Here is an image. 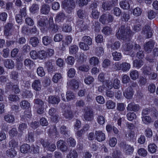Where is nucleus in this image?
Returning a JSON list of instances; mask_svg holds the SVG:
<instances>
[{"instance_id": "1", "label": "nucleus", "mask_w": 158, "mask_h": 158, "mask_svg": "<svg viewBox=\"0 0 158 158\" xmlns=\"http://www.w3.org/2000/svg\"><path fill=\"white\" fill-rule=\"evenodd\" d=\"M134 33L129 27L123 25L119 28L116 35L118 38L124 40H129L130 38L133 35Z\"/></svg>"}, {"instance_id": "2", "label": "nucleus", "mask_w": 158, "mask_h": 158, "mask_svg": "<svg viewBox=\"0 0 158 158\" xmlns=\"http://www.w3.org/2000/svg\"><path fill=\"white\" fill-rule=\"evenodd\" d=\"M36 98L33 101L34 104L37 105V113L39 114H43L44 112V103L45 102L42 99L38 98L36 96Z\"/></svg>"}, {"instance_id": "3", "label": "nucleus", "mask_w": 158, "mask_h": 158, "mask_svg": "<svg viewBox=\"0 0 158 158\" xmlns=\"http://www.w3.org/2000/svg\"><path fill=\"white\" fill-rule=\"evenodd\" d=\"M62 5L63 8L69 13L75 8V4L74 0H64L62 2Z\"/></svg>"}, {"instance_id": "4", "label": "nucleus", "mask_w": 158, "mask_h": 158, "mask_svg": "<svg viewBox=\"0 0 158 158\" xmlns=\"http://www.w3.org/2000/svg\"><path fill=\"white\" fill-rule=\"evenodd\" d=\"M36 18L37 23L40 27H46L49 23V20L48 18L45 16L38 15L36 17Z\"/></svg>"}, {"instance_id": "5", "label": "nucleus", "mask_w": 158, "mask_h": 158, "mask_svg": "<svg viewBox=\"0 0 158 158\" xmlns=\"http://www.w3.org/2000/svg\"><path fill=\"white\" fill-rule=\"evenodd\" d=\"M115 66L119 70H122L123 72L128 71L131 68L130 64L127 62H123L119 64L118 63L115 64Z\"/></svg>"}, {"instance_id": "6", "label": "nucleus", "mask_w": 158, "mask_h": 158, "mask_svg": "<svg viewBox=\"0 0 158 158\" xmlns=\"http://www.w3.org/2000/svg\"><path fill=\"white\" fill-rule=\"evenodd\" d=\"M150 113L151 116L154 118L158 117V113L154 110H151L150 109L146 108L142 110V116H145Z\"/></svg>"}, {"instance_id": "7", "label": "nucleus", "mask_w": 158, "mask_h": 158, "mask_svg": "<svg viewBox=\"0 0 158 158\" xmlns=\"http://www.w3.org/2000/svg\"><path fill=\"white\" fill-rule=\"evenodd\" d=\"M155 42L152 40H150L146 43L144 45L145 51L148 52H150L154 47Z\"/></svg>"}, {"instance_id": "8", "label": "nucleus", "mask_w": 158, "mask_h": 158, "mask_svg": "<svg viewBox=\"0 0 158 158\" xmlns=\"http://www.w3.org/2000/svg\"><path fill=\"white\" fill-rule=\"evenodd\" d=\"M94 114L91 110H89L86 111L84 115V118L88 121L91 122L94 119Z\"/></svg>"}, {"instance_id": "9", "label": "nucleus", "mask_w": 158, "mask_h": 158, "mask_svg": "<svg viewBox=\"0 0 158 158\" xmlns=\"http://www.w3.org/2000/svg\"><path fill=\"white\" fill-rule=\"evenodd\" d=\"M142 33L145 35V37L149 38L152 36V33L151 31L150 26L145 25L143 28Z\"/></svg>"}, {"instance_id": "10", "label": "nucleus", "mask_w": 158, "mask_h": 158, "mask_svg": "<svg viewBox=\"0 0 158 158\" xmlns=\"http://www.w3.org/2000/svg\"><path fill=\"white\" fill-rule=\"evenodd\" d=\"M96 139L99 142L104 141L106 139L105 133L101 131H96L95 133Z\"/></svg>"}, {"instance_id": "11", "label": "nucleus", "mask_w": 158, "mask_h": 158, "mask_svg": "<svg viewBox=\"0 0 158 158\" xmlns=\"http://www.w3.org/2000/svg\"><path fill=\"white\" fill-rule=\"evenodd\" d=\"M140 109V106L138 104H136L134 102L129 103L127 107V110L129 111L136 112Z\"/></svg>"}, {"instance_id": "12", "label": "nucleus", "mask_w": 158, "mask_h": 158, "mask_svg": "<svg viewBox=\"0 0 158 158\" xmlns=\"http://www.w3.org/2000/svg\"><path fill=\"white\" fill-rule=\"evenodd\" d=\"M49 28L52 30L53 32H57L59 29V27L57 25L53 23V17H50L49 20Z\"/></svg>"}, {"instance_id": "13", "label": "nucleus", "mask_w": 158, "mask_h": 158, "mask_svg": "<svg viewBox=\"0 0 158 158\" xmlns=\"http://www.w3.org/2000/svg\"><path fill=\"white\" fill-rule=\"evenodd\" d=\"M132 2V0H123L119 3L120 7L124 10L128 9L130 7V4Z\"/></svg>"}, {"instance_id": "14", "label": "nucleus", "mask_w": 158, "mask_h": 158, "mask_svg": "<svg viewBox=\"0 0 158 158\" xmlns=\"http://www.w3.org/2000/svg\"><path fill=\"white\" fill-rule=\"evenodd\" d=\"M124 96L128 99L132 98L133 94V91L131 87H128L125 90L123 93Z\"/></svg>"}, {"instance_id": "15", "label": "nucleus", "mask_w": 158, "mask_h": 158, "mask_svg": "<svg viewBox=\"0 0 158 158\" xmlns=\"http://www.w3.org/2000/svg\"><path fill=\"white\" fill-rule=\"evenodd\" d=\"M65 17L66 15L64 12L63 11H60L56 15L55 18V21L58 23L61 22L65 19Z\"/></svg>"}, {"instance_id": "16", "label": "nucleus", "mask_w": 158, "mask_h": 158, "mask_svg": "<svg viewBox=\"0 0 158 158\" xmlns=\"http://www.w3.org/2000/svg\"><path fill=\"white\" fill-rule=\"evenodd\" d=\"M63 115L66 118L69 119H72L73 117V115L72 111L71 110L70 107H68L65 110Z\"/></svg>"}, {"instance_id": "17", "label": "nucleus", "mask_w": 158, "mask_h": 158, "mask_svg": "<svg viewBox=\"0 0 158 158\" xmlns=\"http://www.w3.org/2000/svg\"><path fill=\"white\" fill-rule=\"evenodd\" d=\"M3 63L5 67L8 69H12L14 67V63L11 59H6L4 60Z\"/></svg>"}, {"instance_id": "18", "label": "nucleus", "mask_w": 158, "mask_h": 158, "mask_svg": "<svg viewBox=\"0 0 158 158\" xmlns=\"http://www.w3.org/2000/svg\"><path fill=\"white\" fill-rule=\"evenodd\" d=\"M32 87L36 91H40L41 89L40 81L39 80H35L32 84Z\"/></svg>"}, {"instance_id": "19", "label": "nucleus", "mask_w": 158, "mask_h": 158, "mask_svg": "<svg viewBox=\"0 0 158 158\" xmlns=\"http://www.w3.org/2000/svg\"><path fill=\"white\" fill-rule=\"evenodd\" d=\"M57 147L63 152L66 151L68 149L65 142L63 140L58 141L57 142Z\"/></svg>"}, {"instance_id": "20", "label": "nucleus", "mask_w": 158, "mask_h": 158, "mask_svg": "<svg viewBox=\"0 0 158 158\" xmlns=\"http://www.w3.org/2000/svg\"><path fill=\"white\" fill-rule=\"evenodd\" d=\"M50 8L49 5L46 4H44L41 7L40 10V13L42 14L47 15L50 11Z\"/></svg>"}, {"instance_id": "21", "label": "nucleus", "mask_w": 158, "mask_h": 158, "mask_svg": "<svg viewBox=\"0 0 158 158\" xmlns=\"http://www.w3.org/2000/svg\"><path fill=\"white\" fill-rule=\"evenodd\" d=\"M141 70L144 75H148L153 71V68L150 66H144Z\"/></svg>"}, {"instance_id": "22", "label": "nucleus", "mask_w": 158, "mask_h": 158, "mask_svg": "<svg viewBox=\"0 0 158 158\" xmlns=\"http://www.w3.org/2000/svg\"><path fill=\"white\" fill-rule=\"evenodd\" d=\"M13 27V24L11 23H7L5 26L4 35L6 36H8L11 35L10 30Z\"/></svg>"}, {"instance_id": "23", "label": "nucleus", "mask_w": 158, "mask_h": 158, "mask_svg": "<svg viewBox=\"0 0 158 158\" xmlns=\"http://www.w3.org/2000/svg\"><path fill=\"white\" fill-rule=\"evenodd\" d=\"M60 98L55 96H50L48 98V102L52 104H57L60 101Z\"/></svg>"}, {"instance_id": "24", "label": "nucleus", "mask_w": 158, "mask_h": 158, "mask_svg": "<svg viewBox=\"0 0 158 158\" xmlns=\"http://www.w3.org/2000/svg\"><path fill=\"white\" fill-rule=\"evenodd\" d=\"M133 64L134 67L139 69L143 65L144 61L141 59H136L133 61Z\"/></svg>"}, {"instance_id": "25", "label": "nucleus", "mask_w": 158, "mask_h": 158, "mask_svg": "<svg viewBox=\"0 0 158 158\" xmlns=\"http://www.w3.org/2000/svg\"><path fill=\"white\" fill-rule=\"evenodd\" d=\"M45 67L47 69L49 72L53 71L54 63L50 61H48L45 62Z\"/></svg>"}, {"instance_id": "26", "label": "nucleus", "mask_w": 158, "mask_h": 158, "mask_svg": "<svg viewBox=\"0 0 158 158\" xmlns=\"http://www.w3.org/2000/svg\"><path fill=\"white\" fill-rule=\"evenodd\" d=\"M98 58L96 56H93L89 59V63L91 65L96 66L99 63Z\"/></svg>"}, {"instance_id": "27", "label": "nucleus", "mask_w": 158, "mask_h": 158, "mask_svg": "<svg viewBox=\"0 0 158 158\" xmlns=\"http://www.w3.org/2000/svg\"><path fill=\"white\" fill-rule=\"evenodd\" d=\"M30 149V145L27 144H24L22 145L20 148L21 152L23 153L28 152Z\"/></svg>"}, {"instance_id": "28", "label": "nucleus", "mask_w": 158, "mask_h": 158, "mask_svg": "<svg viewBox=\"0 0 158 158\" xmlns=\"http://www.w3.org/2000/svg\"><path fill=\"white\" fill-rule=\"evenodd\" d=\"M112 7L111 3L110 2L105 1L102 3V8L104 10H110Z\"/></svg>"}, {"instance_id": "29", "label": "nucleus", "mask_w": 158, "mask_h": 158, "mask_svg": "<svg viewBox=\"0 0 158 158\" xmlns=\"http://www.w3.org/2000/svg\"><path fill=\"white\" fill-rule=\"evenodd\" d=\"M42 43L45 46H48L52 43V39L48 36H44L42 39Z\"/></svg>"}, {"instance_id": "30", "label": "nucleus", "mask_w": 158, "mask_h": 158, "mask_svg": "<svg viewBox=\"0 0 158 158\" xmlns=\"http://www.w3.org/2000/svg\"><path fill=\"white\" fill-rule=\"evenodd\" d=\"M39 43V40L36 37H31L30 39V43L33 47H36L38 46Z\"/></svg>"}, {"instance_id": "31", "label": "nucleus", "mask_w": 158, "mask_h": 158, "mask_svg": "<svg viewBox=\"0 0 158 158\" xmlns=\"http://www.w3.org/2000/svg\"><path fill=\"white\" fill-rule=\"evenodd\" d=\"M130 76L132 80H135L139 77V72L136 70L131 71L130 74Z\"/></svg>"}, {"instance_id": "32", "label": "nucleus", "mask_w": 158, "mask_h": 158, "mask_svg": "<svg viewBox=\"0 0 158 158\" xmlns=\"http://www.w3.org/2000/svg\"><path fill=\"white\" fill-rule=\"evenodd\" d=\"M17 153V152L14 148H11L7 150L6 151V155L8 157L13 158L15 156Z\"/></svg>"}, {"instance_id": "33", "label": "nucleus", "mask_w": 158, "mask_h": 158, "mask_svg": "<svg viewBox=\"0 0 158 158\" xmlns=\"http://www.w3.org/2000/svg\"><path fill=\"white\" fill-rule=\"evenodd\" d=\"M81 40L82 42L85 43V44H87V45L90 46L92 44V39L89 36H85L82 38Z\"/></svg>"}, {"instance_id": "34", "label": "nucleus", "mask_w": 158, "mask_h": 158, "mask_svg": "<svg viewBox=\"0 0 158 158\" xmlns=\"http://www.w3.org/2000/svg\"><path fill=\"white\" fill-rule=\"evenodd\" d=\"M22 95L24 98H29L32 97V94L31 91L25 89L22 92Z\"/></svg>"}, {"instance_id": "35", "label": "nucleus", "mask_w": 158, "mask_h": 158, "mask_svg": "<svg viewBox=\"0 0 158 158\" xmlns=\"http://www.w3.org/2000/svg\"><path fill=\"white\" fill-rule=\"evenodd\" d=\"M157 149V146L154 143H151L148 146V151L152 153L156 152Z\"/></svg>"}, {"instance_id": "36", "label": "nucleus", "mask_w": 158, "mask_h": 158, "mask_svg": "<svg viewBox=\"0 0 158 158\" xmlns=\"http://www.w3.org/2000/svg\"><path fill=\"white\" fill-rule=\"evenodd\" d=\"M47 56V53L44 50H41L38 53V58L41 60H44L46 58Z\"/></svg>"}, {"instance_id": "37", "label": "nucleus", "mask_w": 158, "mask_h": 158, "mask_svg": "<svg viewBox=\"0 0 158 158\" xmlns=\"http://www.w3.org/2000/svg\"><path fill=\"white\" fill-rule=\"evenodd\" d=\"M94 52L96 55L99 56L103 55L104 52V49L102 47H98L95 48Z\"/></svg>"}, {"instance_id": "38", "label": "nucleus", "mask_w": 158, "mask_h": 158, "mask_svg": "<svg viewBox=\"0 0 158 158\" xmlns=\"http://www.w3.org/2000/svg\"><path fill=\"white\" fill-rule=\"evenodd\" d=\"M4 119L6 122L9 123H13L15 120L14 116L10 114L5 115L4 116Z\"/></svg>"}, {"instance_id": "39", "label": "nucleus", "mask_w": 158, "mask_h": 158, "mask_svg": "<svg viewBox=\"0 0 158 158\" xmlns=\"http://www.w3.org/2000/svg\"><path fill=\"white\" fill-rule=\"evenodd\" d=\"M75 98L74 93L70 91H67L66 93V99L67 101H69Z\"/></svg>"}, {"instance_id": "40", "label": "nucleus", "mask_w": 158, "mask_h": 158, "mask_svg": "<svg viewBox=\"0 0 158 158\" xmlns=\"http://www.w3.org/2000/svg\"><path fill=\"white\" fill-rule=\"evenodd\" d=\"M77 26L80 29L81 31L85 30L87 27L85 24H84V22L82 20H80L77 22Z\"/></svg>"}, {"instance_id": "41", "label": "nucleus", "mask_w": 158, "mask_h": 158, "mask_svg": "<svg viewBox=\"0 0 158 158\" xmlns=\"http://www.w3.org/2000/svg\"><path fill=\"white\" fill-rule=\"evenodd\" d=\"M133 48V46L131 43H128L125 44L123 46V50L125 52H129Z\"/></svg>"}, {"instance_id": "42", "label": "nucleus", "mask_w": 158, "mask_h": 158, "mask_svg": "<svg viewBox=\"0 0 158 158\" xmlns=\"http://www.w3.org/2000/svg\"><path fill=\"white\" fill-rule=\"evenodd\" d=\"M78 50V47L75 45H72L69 48V53L70 54H75Z\"/></svg>"}, {"instance_id": "43", "label": "nucleus", "mask_w": 158, "mask_h": 158, "mask_svg": "<svg viewBox=\"0 0 158 158\" xmlns=\"http://www.w3.org/2000/svg\"><path fill=\"white\" fill-rule=\"evenodd\" d=\"M113 158H124L121 152L119 151L115 150L113 151L112 154Z\"/></svg>"}, {"instance_id": "44", "label": "nucleus", "mask_w": 158, "mask_h": 158, "mask_svg": "<svg viewBox=\"0 0 158 158\" xmlns=\"http://www.w3.org/2000/svg\"><path fill=\"white\" fill-rule=\"evenodd\" d=\"M24 64L25 66L30 69L34 65L33 62L29 59H25L24 61Z\"/></svg>"}, {"instance_id": "45", "label": "nucleus", "mask_w": 158, "mask_h": 158, "mask_svg": "<svg viewBox=\"0 0 158 158\" xmlns=\"http://www.w3.org/2000/svg\"><path fill=\"white\" fill-rule=\"evenodd\" d=\"M20 104L21 107L23 109H28L30 106V103L27 101L25 100L22 101Z\"/></svg>"}, {"instance_id": "46", "label": "nucleus", "mask_w": 158, "mask_h": 158, "mask_svg": "<svg viewBox=\"0 0 158 158\" xmlns=\"http://www.w3.org/2000/svg\"><path fill=\"white\" fill-rule=\"evenodd\" d=\"M78 156L77 152L73 150H71L67 156V158H77Z\"/></svg>"}, {"instance_id": "47", "label": "nucleus", "mask_w": 158, "mask_h": 158, "mask_svg": "<svg viewBox=\"0 0 158 158\" xmlns=\"http://www.w3.org/2000/svg\"><path fill=\"white\" fill-rule=\"evenodd\" d=\"M86 59V56L83 53H81L79 56H77V61L80 63H82Z\"/></svg>"}, {"instance_id": "48", "label": "nucleus", "mask_w": 158, "mask_h": 158, "mask_svg": "<svg viewBox=\"0 0 158 158\" xmlns=\"http://www.w3.org/2000/svg\"><path fill=\"white\" fill-rule=\"evenodd\" d=\"M142 118V121L146 124H148L151 122V118L149 116H143Z\"/></svg>"}, {"instance_id": "49", "label": "nucleus", "mask_w": 158, "mask_h": 158, "mask_svg": "<svg viewBox=\"0 0 158 158\" xmlns=\"http://www.w3.org/2000/svg\"><path fill=\"white\" fill-rule=\"evenodd\" d=\"M92 28L94 29L96 32H98L100 29V23L98 22H95L93 23Z\"/></svg>"}, {"instance_id": "50", "label": "nucleus", "mask_w": 158, "mask_h": 158, "mask_svg": "<svg viewBox=\"0 0 158 158\" xmlns=\"http://www.w3.org/2000/svg\"><path fill=\"white\" fill-rule=\"evenodd\" d=\"M68 84L70 85L73 86L74 89H77L79 87L78 82L75 80H73L68 83Z\"/></svg>"}, {"instance_id": "51", "label": "nucleus", "mask_w": 158, "mask_h": 158, "mask_svg": "<svg viewBox=\"0 0 158 158\" xmlns=\"http://www.w3.org/2000/svg\"><path fill=\"white\" fill-rule=\"evenodd\" d=\"M112 56H113L114 60L116 61L120 60L122 57L121 53L119 52H113Z\"/></svg>"}, {"instance_id": "52", "label": "nucleus", "mask_w": 158, "mask_h": 158, "mask_svg": "<svg viewBox=\"0 0 158 158\" xmlns=\"http://www.w3.org/2000/svg\"><path fill=\"white\" fill-rule=\"evenodd\" d=\"M19 74L17 72L12 71L10 73V77L11 79L15 80H18Z\"/></svg>"}, {"instance_id": "53", "label": "nucleus", "mask_w": 158, "mask_h": 158, "mask_svg": "<svg viewBox=\"0 0 158 158\" xmlns=\"http://www.w3.org/2000/svg\"><path fill=\"white\" fill-rule=\"evenodd\" d=\"M27 124L25 123H22L19 124L18 127V131L20 132H23L27 128Z\"/></svg>"}, {"instance_id": "54", "label": "nucleus", "mask_w": 158, "mask_h": 158, "mask_svg": "<svg viewBox=\"0 0 158 158\" xmlns=\"http://www.w3.org/2000/svg\"><path fill=\"white\" fill-rule=\"evenodd\" d=\"M106 107L108 109H112L115 106V103L112 100L107 101L106 103Z\"/></svg>"}, {"instance_id": "55", "label": "nucleus", "mask_w": 158, "mask_h": 158, "mask_svg": "<svg viewBox=\"0 0 158 158\" xmlns=\"http://www.w3.org/2000/svg\"><path fill=\"white\" fill-rule=\"evenodd\" d=\"M120 87V81L118 79L116 78L114 80L113 83V87L115 89H118Z\"/></svg>"}, {"instance_id": "56", "label": "nucleus", "mask_w": 158, "mask_h": 158, "mask_svg": "<svg viewBox=\"0 0 158 158\" xmlns=\"http://www.w3.org/2000/svg\"><path fill=\"white\" fill-rule=\"evenodd\" d=\"M113 13L117 17H119L121 13V10L118 7H114L112 10Z\"/></svg>"}, {"instance_id": "57", "label": "nucleus", "mask_w": 158, "mask_h": 158, "mask_svg": "<svg viewBox=\"0 0 158 158\" xmlns=\"http://www.w3.org/2000/svg\"><path fill=\"white\" fill-rule=\"evenodd\" d=\"M37 73L38 75L41 77L44 76L45 75V72L42 67H39L37 69Z\"/></svg>"}, {"instance_id": "58", "label": "nucleus", "mask_w": 158, "mask_h": 158, "mask_svg": "<svg viewBox=\"0 0 158 158\" xmlns=\"http://www.w3.org/2000/svg\"><path fill=\"white\" fill-rule=\"evenodd\" d=\"M79 45L80 48L84 50H87L89 49V45L85 43L81 42L79 43Z\"/></svg>"}, {"instance_id": "59", "label": "nucleus", "mask_w": 158, "mask_h": 158, "mask_svg": "<svg viewBox=\"0 0 158 158\" xmlns=\"http://www.w3.org/2000/svg\"><path fill=\"white\" fill-rule=\"evenodd\" d=\"M126 137L127 138L128 140H132L135 137V133L133 131H130L128 134H126Z\"/></svg>"}, {"instance_id": "60", "label": "nucleus", "mask_w": 158, "mask_h": 158, "mask_svg": "<svg viewBox=\"0 0 158 158\" xmlns=\"http://www.w3.org/2000/svg\"><path fill=\"white\" fill-rule=\"evenodd\" d=\"M61 78L62 76L61 74L60 73H57L55 74L54 75L52 78V81L56 83Z\"/></svg>"}, {"instance_id": "61", "label": "nucleus", "mask_w": 158, "mask_h": 158, "mask_svg": "<svg viewBox=\"0 0 158 158\" xmlns=\"http://www.w3.org/2000/svg\"><path fill=\"white\" fill-rule=\"evenodd\" d=\"M138 153L139 155L144 157L147 156L148 152L144 148H140L138 151Z\"/></svg>"}, {"instance_id": "62", "label": "nucleus", "mask_w": 158, "mask_h": 158, "mask_svg": "<svg viewBox=\"0 0 158 158\" xmlns=\"http://www.w3.org/2000/svg\"><path fill=\"white\" fill-rule=\"evenodd\" d=\"M127 116L128 119L131 121L136 119V115L134 112L128 113L127 114Z\"/></svg>"}, {"instance_id": "63", "label": "nucleus", "mask_w": 158, "mask_h": 158, "mask_svg": "<svg viewBox=\"0 0 158 158\" xmlns=\"http://www.w3.org/2000/svg\"><path fill=\"white\" fill-rule=\"evenodd\" d=\"M112 29L110 27L106 26L104 27L102 30V32L106 35H109L110 34Z\"/></svg>"}, {"instance_id": "64", "label": "nucleus", "mask_w": 158, "mask_h": 158, "mask_svg": "<svg viewBox=\"0 0 158 158\" xmlns=\"http://www.w3.org/2000/svg\"><path fill=\"white\" fill-rule=\"evenodd\" d=\"M142 11L141 9L138 7L134 9L133 11V14L135 16H138L141 15Z\"/></svg>"}]
</instances>
